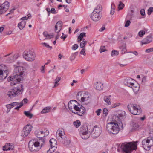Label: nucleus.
I'll return each mask as SVG.
<instances>
[{"label":"nucleus","mask_w":153,"mask_h":153,"mask_svg":"<svg viewBox=\"0 0 153 153\" xmlns=\"http://www.w3.org/2000/svg\"><path fill=\"white\" fill-rule=\"evenodd\" d=\"M17 63L19 65L16 67L14 70V75L9 76L7 79L8 81H11L10 85L11 86L21 81L26 74L25 69L22 66V63L18 62Z\"/></svg>","instance_id":"nucleus-1"},{"label":"nucleus","mask_w":153,"mask_h":153,"mask_svg":"<svg viewBox=\"0 0 153 153\" xmlns=\"http://www.w3.org/2000/svg\"><path fill=\"white\" fill-rule=\"evenodd\" d=\"M41 142L35 139L31 140L28 143L29 150L31 152H36L39 150L45 143L44 139H40Z\"/></svg>","instance_id":"nucleus-2"},{"label":"nucleus","mask_w":153,"mask_h":153,"mask_svg":"<svg viewBox=\"0 0 153 153\" xmlns=\"http://www.w3.org/2000/svg\"><path fill=\"white\" fill-rule=\"evenodd\" d=\"M137 142H125L122 143L121 147L122 150L126 153H130L133 150H136L137 148Z\"/></svg>","instance_id":"nucleus-3"},{"label":"nucleus","mask_w":153,"mask_h":153,"mask_svg":"<svg viewBox=\"0 0 153 153\" xmlns=\"http://www.w3.org/2000/svg\"><path fill=\"white\" fill-rule=\"evenodd\" d=\"M56 137L57 139L65 146L69 145L70 143V140L67 139L62 128L58 129L56 134Z\"/></svg>","instance_id":"nucleus-4"},{"label":"nucleus","mask_w":153,"mask_h":153,"mask_svg":"<svg viewBox=\"0 0 153 153\" xmlns=\"http://www.w3.org/2000/svg\"><path fill=\"white\" fill-rule=\"evenodd\" d=\"M107 131L113 134H117L120 131L118 124L115 122H111L107 124L106 126Z\"/></svg>","instance_id":"nucleus-5"},{"label":"nucleus","mask_w":153,"mask_h":153,"mask_svg":"<svg viewBox=\"0 0 153 153\" xmlns=\"http://www.w3.org/2000/svg\"><path fill=\"white\" fill-rule=\"evenodd\" d=\"M24 90L23 86L19 84L17 88H15L8 92L7 95L10 98L22 94Z\"/></svg>","instance_id":"nucleus-6"},{"label":"nucleus","mask_w":153,"mask_h":153,"mask_svg":"<svg viewBox=\"0 0 153 153\" xmlns=\"http://www.w3.org/2000/svg\"><path fill=\"white\" fill-rule=\"evenodd\" d=\"M129 111L134 115H139L142 113L141 108L137 104L130 103L127 106Z\"/></svg>","instance_id":"nucleus-7"},{"label":"nucleus","mask_w":153,"mask_h":153,"mask_svg":"<svg viewBox=\"0 0 153 153\" xmlns=\"http://www.w3.org/2000/svg\"><path fill=\"white\" fill-rule=\"evenodd\" d=\"M143 147L146 150H149L150 147L153 146V138L149 137L147 139H144L142 141Z\"/></svg>","instance_id":"nucleus-8"},{"label":"nucleus","mask_w":153,"mask_h":153,"mask_svg":"<svg viewBox=\"0 0 153 153\" xmlns=\"http://www.w3.org/2000/svg\"><path fill=\"white\" fill-rule=\"evenodd\" d=\"M80 134L81 137L83 139H86L90 137L89 131L87 127L85 126H82L80 129Z\"/></svg>","instance_id":"nucleus-9"},{"label":"nucleus","mask_w":153,"mask_h":153,"mask_svg":"<svg viewBox=\"0 0 153 153\" xmlns=\"http://www.w3.org/2000/svg\"><path fill=\"white\" fill-rule=\"evenodd\" d=\"M23 56L25 59L28 61H33L35 57V53L30 50L25 51L23 53Z\"/></svg>","instance_id":"nucleus-10"},{"label":"nucleus","mask_w":153,"mask_h":153,"mask_svg":"<svg viewBox=\"0 0 153 153\" xmlns=\"http://www.w3.org/2000/svg\"><path fill=\"white\" fill-rule=\"evenodd\" d=\"M8 73L6 66L3 64L0 65V80L5 79Z\"/></svg>","instance_id":"nucleus-11"},{"label":"nucleus","mask_w":153,"mask_h":153,"mask_svg":"<svg viewBox=\"0 0 153 153\" xmlns=\"http://www.w3.org/2000/svg\"><path fill=\"white\" fill-rule=\"evenodd\" d=\"M49 134L48 131L46 130V131H43L37 130L35 131V134L36 136L38 138V141L41 142V140L42 139H44V137L45 136H47Z\"/></svg>","instance_id":"nucleus-12"},{"label":"nucleus","mask_w":153,"mask_h":153,"mask_svg":"<svg viewBox=\"0 0 153 153\" xmlns=\"http://www.w3.org/2000/svg\"><path fill=\"white\" fill-rule=\"evenodd\" d=\"M101 131L102 129L101 128L95 126L91 131V134L94 138H96L100 135Z\"/></svg>","instance_id":"nucleus-13"},{"label":"nucleus","mask_w":153,"mask_h":153,"mask_svg":"<svg viewBox=\"0 0 153 153\" xmlns=\"http://www.w3.org/2000/svg\"><path fill=\"white\" fill-rule=\"evenodd\" d=\"M32 127L30 125H27L24 128L21 135L24 137L27 136L32 130Z\"/></svg>","instance_id":"nucleus-14"},{"label":"nucleus","mask_w":153,"mask_h":153,"mask_svg":"<svg viewBox=\"0 0 153 153\" xmlns=\"http://www.w3.org/2000/svg\"><path fill=\"white\" fill-rule=\"evenodd\" d=\"M9 2L7 1L5 2L0 6V14L5 13L9 7Z\"/></svg>","instance_id":"nucleus-15"},{"label":"nucleus","mask_w":153,"mask_h":153,"mask_svg":"<svg viewBox=\"0 0 153 153\" xmlns=\"http://www.w3.org/2000/svg\"><path fill=\"white\" fill-rule=\"evenodd\" d=\"M90 16L93 21L96 22L99 21L101 17V16L100 13H97L95 11H93Z\"/></svg>","instance_id":"nucleus-16"},{"label":"nucleus","mask_w":153,"mask_h":153,"mask_svg":"<svg viewBox=\"0 0 153 153\" xmlns=\"http://www.w3.org/2000/svg\"><path fill=\"white\" fill-rule=\"evenodd\" d=\"M83 93L84 92H83L81 91L79 92L77 94L78 99L80 98L79 97V96L81 97L80 99L82 102H84L85 101H87L89 99L88 96V95H86V96H85V97H82V94H83Z\"/></svg>","instance_id":"nucleus-17"},{"label":"nucleus","mask_w":153,"mask_h":153,"mask_svg":"<svg viewBox=\"0 0 153 153\" xmlns=\"http://www.w3.org/2000/svg\"><path fill=\"white\" fill-rule=\"evenodd\" d=\"M76 102L77 101L75 100H72L69 102L68 104L69 109L71 111L74 113H75L73 110V108L74 107V105H75V102Z\"/></svg>","instance_id":"nucleus-18"},{"label":"nucleus","mask_w":153,"mask_h":153,"mask_svg":"<svg viewBox=\"0 0 153 153\" xmlns=\"http://www.w3.org/2000/svg\"><path fill=\"white\" fill-rule=\"evenodd\" d=\"M79 106H80L78 112H75L74 114H76L82 116L84 114L85 112V108L83 107L82 105H79Z\"/></svg>","instance_id":"nucleus-19"},{"label":"nucleus","mask_w":153,"mask_h":153,"mask_svg":"<svg viewBox=\"0 0 153 153\" xmlns=\"http://www.w3.org/2000/svg\"><path fill=\"white\" fill-rule=\"evenodd\" d=\"M94 88L97 90L101 91L103 89V84L100 82H96L94 84Z\"/></svg>","instance_id":"nucleus-20"},{"label":"nucleus","mask_w":153,"mask_h":153,"mask_svg":"<svg viewBox=\"0 0 153 153\" xmlns=\"http://www.w3.org/2000/svg\"><path fill=\"white\" fill-rule=\"evenodd\" d=\"M152 37L151 36H147L142 41L143 44H146L150 43L152 41Z\"/></svg>","instance_id":"nucleus-21"},{"label":"nucleus","mask_w":153,"mask_h":153,"mask_svg":"<svg viewBox=\"0 0 153 153\" xmlns=\"http://www.w3.org/2000/svg\"><path fill=\"white\" fill-rule=\"evenodd\" d=\"M133 79L131 78H128L126 79L124 81V83L125 85L131 87L133 83L132 82Z\"/></svg>","instance_id":"nucleus-22"},{"label":"nucleus","mask_w":153,"mask_h":153,"mask_svg":"<svg viewBox=\"0 0 153 153\" xmlns=\"http://www.w3.org/2000/svg\"><path fill=\"white\" fill-rule=\"evenodd\" d=\"M49 142L50 143L51 147L53 146L54 149H55L57 145L56 140L55 139L52 138L50 140Z\"/></svg>","instance_id":"nucleus-23"},{"label":"nucleus","mask_w":153,"mask_h":153,"mask_svg":"<svg viewBox=\"0 0 153 153\" xmlns=\"http://www.w3.org/2000/svg\"><path fill=\"white\" fill-rule=\"evenodd\" d=\"M19 103H18L16 102H13L10 104L7 105H6V107L8 109H10L15 106H16L17 105H19Z\"/></svg>","instance_id":"nucleus-24"},{"label":"nucleus","mask_w":153,"mask_h":153,"mask_svg":"<svg viewBox=\"0 0 153 153\" xmlns=\"http://www.w3.org/2000/svg\"><path fill=\"white\" fill-rule=\"evenodd\" d=\"M134 91H138L140 88L139 85L138 83H133L131 87Z\"/></svg>","instance_id":"nucleus-25"},{"label":"nucleus","mask_w":153,"mask_h":153,"mask_svg":"<svg viewBox=\"0 0 153 153\" xmlns=\"http://www.w3.org/2000/svg\"><path fill=\"white\" fill-rule=\"evenodd\" d=\"M25 24L26 22L24 21H22L21 22L18 24V27L20 30H22L25 27Z\"/></svg>","instance_id":"nucleus-26"},{"label":"nucleus","mask_w":153,"mask_h":153,"mask_svg":"<svg viewBox=\"0 0 153 153\" xmlns=\"http://www.w3.org/2000/svg\"><path fill=\"white\" fill-rule=\"evenodd\" d=\"M51 108L50 107H46L45 108L41 111L42 114H45L48 113L50 111Z\"/></svg>","instance_id":"nucleus-27"},{"label":"nucleus","mask_w":153,"mask_h":153,"mask_svg":"<svg viewBox=\"0 0 153 153\" xmlns=\"http://www.w3.org/2000/svg\"><path fill=\"white\" fill-rule=\"evenodd\" d=\"M10 144L7 143V145L4 146L3 147V149L4 151H7L8 150H13V148L12 147L13 146H11V147H10Z\"/></svg>","instance_id":"nucleus-28"},{"label":"nucleus","mask_w":153,"mask_h":153,"mask_svg":"<svg viewBox=\"0 0 153 153\" xmlns=\"http://www.w3.org/2000/svg\"><path fill=\"white\" fill-rule=\"evenodd\" d=\"M43 35L45 37L47 38L50 39L54 37V35L52 34H49L47 31L44 32L43 33Z\"/></svg>","instance_id":"nucleus-29"},{"label":"nucleus","mask_w":153,"mask_h":153,"mask_svg":"<svg viewBox=\"0 0 153 153\" xmlns=\"http://www.w3.org/2000/svg\"><path fill=\"white\" fill-rule=\"evenodd\" d=\"M102 10V7L100 5H98L96 8L94 10V11L97 12V13H100V12Z\"/></svg>","instance_id":"nucleus-30"},{"label":"nucleus","mask_w":153,"mask_h":153,"mask_svg":"<svg viewBox=\"0 0 153 153\" xmlns=\"http://www.w3.org/2000/svg\"><path fill=\"white\" fill-rule=\"evenodd\" d=\"M139 126L138 123L133 122L132 124V129L134 130L137 129L139 128Z\"/></svg>","instance_id":"nucleus-31"},{"label":"nucleus","mask_w":153,"mask_h":153,"mask_svg":"<svg viewBox=\"0 0 153 153\" xmlns=\"http://www.w3.org/2000/svg\"><path fill=\"white\" fill-rule=\"evenodd\" d=\"M86 36V33L83 32L80 33L79 36L78 37V42H79L81 41L83 37Z\"/></svg>","instance_id":"nucleus-32"},{"label":"nucleus","mask_w":153,"mask_h":153,"mask_svg":"<svg viewBox=\"0 0 153 153\" xmlns=\"http://www.w3.org/2000/svg\"><path fill=\"white\" fill-rule=\"evenodd\" d=\"M104 100L105 102L108 105H110L111 104L110 102L111 99L107 96H105L104 98Z\"/></svg>","instance_id":"nucleus-33"},{"label":"nucleus","mask_w":153,"mask_h":153,"mask_svg":"<svg viewBox=\"0 0 153 153\" xmlns=\"http://www.w3.org/2000/svg\"><path fill=\"white\" fill-rule=\"evenodd\" d=\"M61 79V78L60 77H57L55 80V84L53 87V88L56 87L57 86L59 85V83H58V82L60 81V80Z\"/></svg>","instance_id":"nucleus-34"},{"label":"nucleus","mask_w":153,"mask_h":153,"mask_svg":"<svg viewBox=\"0 0 153 153\" xmlns=\"http://www.w3.org/2000/svg\"><path fill=\"white\" fill-rule=\"evenodd\" d=\"M73 124L75 127L77 128L80 126L81 123L79 120H77L74 122Z\"/></svg>","instance_id":"nucleus-35"},{"label":"nucleus","mask_w":153,"mask_h":153,"mask_svg":"<svg viewBox=\"0 0 153 153\" xmlns=\"http://www.w3.org/2000/svg\"><path fill=\"white\" fill-rule=\"evenodd\" d=\"M62 25V22L61 21H58L56 24V25L57 26L58 28V32H59L61 29V27Z\"/></svg>","instance_id":"nucleus-36"},{"label":"nucleus","mask_w":153,"mask_h":153,"mask_svg":"<svg viewBox=\"0 0 153 153\" xmlns=\"http://www.w3.org/2000/svg\"><path fill=\"white\" fill-rule=\"evenodd\" d=\"M120 48L121 49V52L122 54H124L126 52L127 50L126 49V46L125 45L121 46L120 47Z\"/></svg>","instance_id":"nucleus-37"},{"label":"nucleus","mask_w":153,"mask_h":153,"mask_svg":"<svg viewBox=\"0 0 153 153\" xmlns=\"http://www.w3.org/2000/svg\"><path fill=\"white\" fill-rule=\"evenodd\" d=\"M24 113L25 115L30 119L32 118L33 116V114H31L29 111H25Z\"/></svg>","instance_id":"nucleus-38"},{"label":"nucleus","mask_w":153,"mask_h":153,"mask_svg":"<svg viewBox=\"0 0 153 153\" xmlns=\"http://www.w3.org/2000/svg\"><path fill=\"white\" fill-rule=\"evenodd\" d=\"M119 52L118 51L114 50H113L111 52V56L113 57L115 56H117L118 55Z\"/></svg>","instance_id":"nucleus-39"},{"label":"nucleus","mask_w":153,"mask_h":153,"mask_svg":"<svg viewBox=\"0 0 153 153\" xmlns=\"http://www.w3.org/2000/svg\"><path fill=\"white\" fill-rule=\"evenodd\" d=\"M31 16L30 14H28L27 16L22 17L21 19V20H27L28 19H30L31 18Z\"/></svg>","instance_id":"nucleus-40"},{"label":"nucleus","mask_w":153,"mask_h":153,"mask_svg":"<svg viewBox=\"0 0 153 153\" xmlns=\"http://www.w3.org/2000/svg\"><path fill=\"white\" fill-rule=\"evenodd\" d=\"M125 5L121 2H120L118 5V9L119 10H121L124 7Z\"/></svg>","instance_id":"nucleus-41"},{"label":"nucleus","mask_w":153,"mask_h":153,"mask_svg":"<svg viewBox=\"0 0 153 153\" xmlns=\"http://www.w3.org/2000/svg\"><path fill=\"white\" fill-rule=\"evenodd\" d=\"M87 42L86 41H83L81 42L80 45V47L82 48H84L85 45H86V43Z\"/></svg>","instance_id":"nucleus-42"},{"label":"nucleus","mask_w":153,"mask_h":153,"mask_svg":"<svg viewBox=\"0 0 153 153\" xmlns=\"http://www.w3.org/2000/svg\"><path fill=\"white\" fill-rule=\"evenodd\" d=\"M13 58V57H12V56H10L7 59V62H13L14 60Z\"/></svg>","instance_id":"nucleus-43"},{"label":"nucleus","mask_w":153,"mask_h":153,"mask_svg":"<svg viewBox=\"0 0 153 153\" xmlns=\"http://www.w3.org/2000/svg\"><path fill=\"white\" fill-rule=\"evenodd\" d=\"M145 32L144 30H141L138 33V35L140 37H142L145 34Z\"/></svg>","instance_id":"nucleus-44"},{"label":"nucleus","mask_w":153,"mask_h":153,"mask_svg":"<svg viewBox=\"0 0 153 153\" xmlns=\"http://www.w3.org/2000/svg\"><path fill=\"white\" fill-rule=\"evenodd\" d=\"M80 106H78L77 105H74V107L73 108V110H74V112H78Z\"/></svg>","instance_id":"nucleus-45"},{"label":"nucleus","mask_w":153,"mask_h":153,"mask_svg":"<svg viewBox=\"0 0 153 153\" xmlns=\"http://www.w3.org/2000/svg\"><path fill=\"white\" fill-rule=\"evenodd\" d=\"M23 105V102H21L20 103H19V105H17L16 106V107L15 108V109L18 110L19 108Z\"/></svg>","instance_id":"nucleus-46"},{"label":"nucleus","mask_w":153,"mask_h":153,"mask_svg":"<svg viewBox=\"0 0 153 153\" xmlns=\"http://www.w3.org/2000/svg\"><path fill=\"white\" fill-rule=\"evenodd\" d=\"M105 46H101L100 49V52L102 53L105 51H106V50H105Z\"/></svg>","instance_id":"nucleus-47"},{"label":"nucleus","mask_w":153,"mask_h":153,"mask_svg":"<svg viewBox=\"0 0 153 153\" xmlns=\"http://www.w3.org/2000/svg\"><path fill=\"white\" fill-rule=\"evenodd\" d=\"M134 11L133 10H131L128 13V15L130 16L131 17H132L134 16L133 13Z\"/></svg>","instance_id":"nucleus-48"},{"label":"nucleus","mask_w":153,"mask_h":153,"mask_svg":"<svg viewBox=\"0 0 153 153\" xmlns=\"http://www.w3.org/2000/svg\"><path fill=\"white\" fill-rule=\"evenodd\" d=\"M54 147L53 146L52 147H51V148L49 149V150L47 151V153H51L52 152H54V150L55 149H54Z\"/></svg>","instance_id":"nucleus-49"},{"label":"nucleus","mask_w":153,"mask_h":153,"mask_svg":"<svg viewBox=\"0 0 153 153\" xmlns=\"http://www.w3.org/2000/svg\"><path fill=\"white\" fill-rule=\"evenodd\" d=\"M43 45L47 47V48H50V49L52 48V47L51 46H50L49 45L47 44L46 43H41Z\"/></svg>","instance_id":"nucleus-50"},{"label":"nucleus","mask_w":153,"mask_h":153,"mask_svg":"<svg viewBox=\"0 0 153 153\" xmlns=\"http://www.w3.org/2000/svg\"><path fill=\"white\" fill-rule=\"evenodd\" d=\"M85 48H83L80 52V53L81 54H83L84 56H85L86 55V53H85Z\"/></svg>","instance_id":"nucleus-51"},{"label":"nucleus","mask_w":153,"mask_h":153,"mask_svg":"<svg viewBox=\"0 0 153 153\" xmlns=\"http://www.w3.org/2000/svg\"><path fill=\"white\" fill-rule=\"evenodd\" d=\"M76 57V56L74 55V54L72 53L71 56L70 60L71 61H73L75 59Z\"/></svg>","instance_id":"nucleus-52"},{"label":"nucleus","mask_w":153,"mask_h":153,"mask_svg":"<svg viewBox=\"0 0 153 153\" xmlns=\"http://www.w3.org/2000/svg\"><path fill=\"white\" fill-rule=\"evenodd\" d=\"M131 22L130 20H127L125 23V26L126 27H127L129 26L130 25V23Z\"/></svg>","instance_id":"nucleus-53"},{"label":"nucleus","mask_w":153,"mask_h":153,"mask_svg":"<svg viewBox=\"0 0 153 153\" xmlns=\"http://www.w3.org/2000/svg\"><path fill=\"white\" fill-rule=\"evenodd\" d=\"M108 112V110L106 108H104L103 110V114H105V116L107 115Z\"/></svg>","instance_id":"nucleus-54"},{"label":"nucleus","mask_w":153,"mask_h":153,"mask_svg":"<svg viewBox=\"0 0 153 153\" xmlns=\"http://www.w3.org/2000/svg\"><path fill=\"white\" fill-rule=\"evenodd\" d=\"M140 13L141 15L142 16H144L145 14V10L144 9H142L140 11Z\"/></svg>","instance_id":"nucleus-55"},{"label":"nucleus","mask_w":153,"mask_h":153,"mask_svg":"<svg viewBox=\"0 0 153 153\" xmlns=\"http://www.w3.org/2000/svg\"><path fill=\"white\" fill-rule=\"evenodd\" d=\"M101 111L102 110L101 109H98L96 111L95 113L97 114V116H99L100 115V114L101 112Z\"/></svg>","instance_id":"nucleus-56"},{"label":"nucleus","mask_w":153,"mask_h":153,"mask_svg":"<svg viewBox=\"0 0 153 153\" xmlns=\"http://www.w3.org/2000/svg\"><path fill=\"white\" fill-rule=\"evenodd\" d=\"M78 47V45L77 44H74L72 47V49L74 50L76 49Z\"/></svg>","instance_id":"nucleus-57"},{"label":"nucleus","mask_w":153,"mask_h":153,"mask_svg":"<svg viewBox=\"0 0 153 153\" xmlns=\"http://www.w3.org/2000/svg\"><path fill=\"white\" fill-rule=\"evenodd\" d=\"M51 12L52 13L56 14L57 12H56L55 9L54 8H52L50 10Z\"/></svg>","instance_id":"nucleus-58"},{"label":"nucleus","mask_w":153,"mask_h":153,"mask_svg":"<svg viewBox=\"0 0 153 153\" xmlns=\"http://www.w3.org/2000/svg\"><path fill=\"white\" fill-rule=\"evenodd\" d=\"M152 51H153V48L148 49L146 50V52L148 53Z\"/></svg>","instance_id":"nucleus-59"},{"label":"nucleus","mask_w":153,"mask_h":153,"mask_svg":"<svg viewBox=\"0 0 153 153\" xmlns=\"http://www.w3.org/2000/svg\"><path fill=\"white\" fill-rule=\"evenodd\" d=\"M28 101V100L27 99L25 98L23 99V100L21 102H23H23H24L25 104L27 103Z\"/></svg>","instance_id":"nucleus-60"},{"label":"nucleus","mask_w":153,"mask_h":153,"mask_svg":"<svg viewBox=\"0 0 153 153\" xmlns=\"http://www.w3.org/2000/svg\"><path fill=\"white\" fill-rule=\"evenodd\" d=\"M111 9L113 10H115V6L114 4L113 3H112L111 4Z\"/></svg>","instance_id":"nucleus-61"},{"label":"nucleus","mask_w":153,"mask_h":153,"mask_svg":"<svg viewBox=\"0 0 153 153\" xmlns=\"http://www.w3.org/2000/svg\"><path fill=\"white\" fill-rule=\"evenodd\" d=\"M130 53H133L135 56H137L138 55V53L136 51H134V52L130 51L129 52Z\"/></svg>","instance_id":"nucleus-62"},{"label":"nucleus","mask_w":153,"mask_h":153,"mask_svg":"<svg viewBox=\"0 0 153 153\" xmlns=\"http://www.w3.org/2000/svg\"><path fill=\"white\" fill-rule=\"evenodd\" d=\"M41 70L42 73H44L45 72V65L42 66Z\"/></svg>","instance_id":"nucleus-63"},{"label":"nucleus","mask_w":153,"mask_h":153,"mask_svg":"<svg viewBox=\"0 0 153 153\" xmlns=\"http://www.w3.org/2000/svg\"><path fill=\"white\" fill-rule=\"evenodd\" d=\"M148 11H150L152 13L153 12V7H150L148 10Z\"/></svg>","instance_id":"nucleus-64"}]
</instances>
